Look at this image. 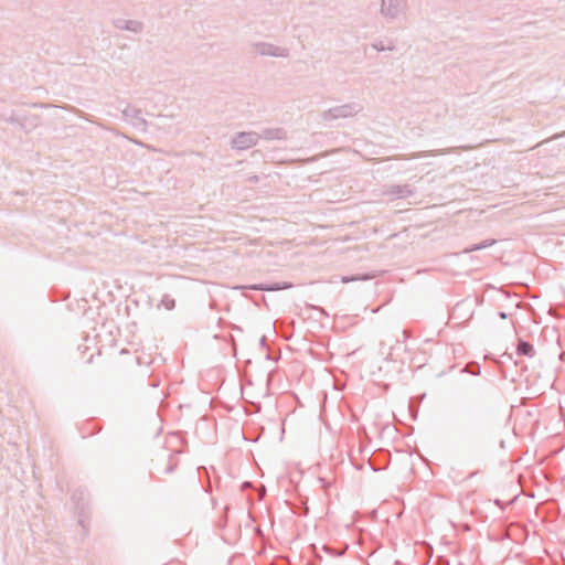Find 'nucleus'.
Segmentation results:
<instances>
[{
	"label": "nucleus",
	"instance_id": "nucleus-2",
	"mask_svg": "<svg viewBox=\"0 0 565 565\" xmlns=\"http://www.w3.org/2000/svg\"><path fill=\"white\" fill-rule=\"evenodd\" d=\"M519 351L523 354H529L532 351V347L529 343H521L519 345Z\"/></svg>",
	"mask_w": 565,
	"mask_h": 565
},
{
	"label": "nucleus",
	"instance_id": "nucleus-1",
	"mask_svg": "<svg viewBox=\"0 0 565 565\" xmlns=\"http://www.w3.org/2000/svg\"><path fill=\"white\" fill-rule=\"evenodd\" d=\"M254 141V138L250 136V135H241L237 139H236V143L239 146V147H243L245 146L246 143H250Z\"/></svg>",
	"mask_w": 565,
	"mask_h": 565
}]
</instances>
